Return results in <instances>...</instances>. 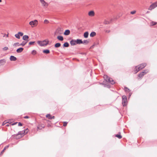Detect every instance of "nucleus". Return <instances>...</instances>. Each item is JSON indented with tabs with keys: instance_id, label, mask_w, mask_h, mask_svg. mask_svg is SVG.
Segmentation results:
<instances>
[{
	"instance_id": "nucleus-36",
	"label": "nucleus",
	"mask_w": 157,
	"mask_h": 157,
	"mask_svg": "<svg viewBox=\"0 0 157 157\" xmlns=\"http://www.w3.org/2000/svg\"><path fill=\"white\" fill-rule=\"evenodd\" d=\"M3 50L4 51H6L7 50H8V48L7 47H4L3 48Z\"/></svg>"
},
{
	"instance_id": "nucleus-22",
	"label": "nucleus",
	"mask_w": 157,
	"mask_h": 157,
	"mask_svg": "<svg viewBox=\"0 0 157 157\" xmlns=\"http://www.w3.org/2000/svg\"><path fill=\"white\" fill-rule=\"evenodd\" d=\"M57 38L58 40L60 41H63V37L61 36H58L57 37Z\"/></svg>"
},
{
	"instance_id": "nucleus-40",
	"label": "nucleus",
	"mask_w": 157,
	"mask_h": 157,
	"mask_svg": "<svg viewBox=\"0 0 157 157\" xmlns=\"http://www.w3.org/2000/svg\"><path fill=\"white\" fill-rule=\"evenodd\" d=\"M104 23L106 24H108L109 23V22L107 21H104Z\"/></svg>"
},
{
	"instance_id": "nucleus-6",
	"label": "nucleus",
	"mask_w": 157,
	"mask_h": 157,
	"mask_svg": "<svg viewBox=\"0 0 157 157\" xmlns=\"http://www.w3.org/2000/svg\"><path fill=\"white\" fill-rule=\"evenodd\" d=\"M28 132V130L27 129L25 130V131L24 132H22V133H21V132H19L18 134L17 135V136L18 137L21 138L24 136L25 134L27 133Z\"/></svg>"
},
{
	"instance_id": "nucleus-9",
	"label": "nucleus",
	"mask_w": 157,
	"mask_h": 157,
	"mask_svg": "<svg viewBox=\"0 0 157 157\" xmlns=\"http://www.w3.org/2000/svg\"><path fill=\"white\" fill-rule=\"evenodd\" d=\"M23 35V33L19 32L17 34H16L15 35V36L16 38L19 39L20 38V36H22Z\"/></svg>"
},
{
	"instance_id": "nucleus-10",
	"label": "nucleus",
	"mask_w": 157,
	"mask_h": 157,
	"mask_svg": "<svg viewBox=\"0 0 157 157\" xmlns=\"http://www.w3.org/2000/svg\"><path fill=\"white\" fill-rule=\"evenodd\" d=\"M42 4L44 7H47L48 5V4L44 0H40Z\"/></svg>"
},
{
	"instance_id": "nucleus-1",
	"label": "nucleus",
	"mask_w": 157,
	"mask_h": 157,
	"mask_svg": "<svg viewBox=\"0 0 157 157\" xmlns=\"http://www.w3.org/2000/svg\"><path fill=\"white\" fill-rule=\"evenodd\" d=\"M146 65V64L144 63L136 67L135 68V71L136 72V73H137L139 71L144 68Z\"/></svg>"
},
{
	"instance_id": "nucleus-8",
	"label": "nucleus",
	"mask_w": 157,
	"mask_h": 157,
	"mask_svg": "<svg viewBox=\"0 0 157 157\" xmlns=\"http://www.w3.org/2000/svg\"><path fill=\"white\" fill-rule=\"evenodd\" d=\"M148 72V71L147 70H144V71L142 72L138 75V77L140 78H142L145 74H146Z\"/></svg>"
},
{
	"instance_id": "nucleus-7",
	"label": "nucleus",
	"mask_w": 157,
	"mask_h": 157,
	"mask_svg": "<svg viewBox=\"0 0 157 157\" xmlns=\"http://www.w3.org/2000/svg\"><path fill=\"white\" fill-rule=\"evenodd\" d=\"M157 6V2H155V3H153L149 7L148 9L149 10H151L152 9H154Z\"/></svg>"
},
{
	"instance_id": "nucleus-29",
	"label": "nucleus",
	"mask_w": 157,
	"mask_h": 157,
	"mask_svg": "<svg viewBox=\"0 0 157 157\" xmlns=\"http://www.w3.org/2000/svg\"><path fill=\"white\" fill-rule=\"evenodd\" d=\"M116 137L119 139H121L122 138L120 134H117L115 135Z\"/></svg>"
},
{
	"instance_id": "nucleus-3",
	"label": "nucleus",
	"mask_w": 157,
	"mask_h": 157,
	"mask_svg": "<svg viewBox=\"0 0 157 157\" xmlns=\"http://www.w3.org/2000/svg\"><path fill=\"white\" fill-rule=\"evenodd\" d=\"M38 24V21L36 20L32 21L29 22V25L32 28L36 26Z\"/></svg>"
},
{
	"instance_id": "nucleus-12",
	"label": "nucleus",
	"mask_w": 157,
	"mask_h": 157,
	"mask_svg": "<svg viewBox=\"0 0 157 157\" xmlns=\"http://www.w3.org/2000/svg\"><path fill=\"white\" fill-rule=\"evenodd\" d=\"M88 15L89 16L93 17L94 16L95 13L93 11H90L88 13Z\"/></svg>"
},
{
	"instance_id": "nucleus-27",
	"label": "nucleus",
	"mask_w": 157,
	"mask_h": 157,
	"mask_svg": "<svg viewBox=\"0 0 157 157\" xmlns=\"http://www.w3.org/2000/svg\"><path fill=\"white\" fill-rule=\"evenodd\" d=\"M61 45V44L59 43H57L55 45V48L59 47Z\"/></svg>"
},
{
	"instance_id": "nucleus-42",
	"label": "nucleus",
	"mask_w": 157,
	"mask_h": 157,
	"mask_svg": "<svg viewBox=\"0 0 157 157\" xmlns=\"http://www.w3.org/2000/svg\"><path fill=\"white\" fill-rule=\"evenodd\" d=\"M25 118H29V117L28 116H26L24 117Z\"/></svg>"
},
{
	"instance_id": "nucleus-34",
	"label": "nucleus",
	"mask_w": 157,
	"mask_h": 157,
	"mask_svg": "<svg viewBox=\"0 0 157 157\" xmlns=\"http://www.w3.org/2000/svg\"><path fill=\"white\" fill-rule=\"evenodd\" d=\"M49 22L47 20H45L44 21V24H48Z\"/></svg>"
},
{
	"instance_id": "nucleus-45",
	"label": "nucleus",
	"mask_w": 157,
	"mask_h": 157,
	"mask_svg": "<svg viewBox=\"0 0 157 157\" xmlns=\"http://www.w3.org/2000/svg\"><path fill=\"white\" fill-rule=\"evenodd\" d=\"M2 2V0H0V2Z\"/></svg>"
},
{
	"instance_id": "nucleus-21",
	"label": "nucleus",
	"mask_w": 157,
	"mask_h": 157,
	"mask_svg": "<svg viewBox=\"0 0 157 157\" xmlns=\"http://www.w3.org/2000/svg\"><path fill=\"white\" fill-rule=\"evenodd\" d=\"M11 123V122H10L9 121H4L3 122V123L2 125H4L6 124L7 123L10 124Z\"/></svg>"
},
{
	"instance_id": "nucleus-39",
	"label": "nucleus",
	"mask_w": 157,
	"mask_h": 157,
	"mask_svg": "<svg viewBox=\"0 0 157 157\" xmlns=\"http://www.w3.org/2000/svg\"><path fill=\"white\" fill-rule=\"evenodd\" d=\"M67 122H64L63 126H66L67 125Z\"/></svg>"
},
{
	"instance_id": "nucleus-18",
	"label": "nucleus",
	"mask_w": 157,
	"mask_h": 157,
	"mask_svg": "<svg viewBox=\"0 0 157 157\" xmlns=\"http://www.w3.org/2000/svg\"><path fill=\"white\" fill-rule=\"evenodd\" d=\"M46 117L48 119H54L55 117L54 116L52 117L51 115L49 114H47L46 115Z\"/></svg>"
},
{
	"instance_id": "nucleus-4",
	"label": "nucleus",
	"mask_w": 157,
	"mask_h": 157,
	"mask_svg": "<svg viewBox=\"0 0 157 157\" xmlns=\"http://www.w3.org/2000/svg\"><path fill=\"white\" fill-rule=\"evenodd\" d=\"M48 42V41L46 40L43 41H38L37 42L40 46H42L47 45Z\"/></svg>"
},
{
	"instance_id": "nucleus-13",
	"label": "nucleus",
	"mask_w": 157,
	"mask_h": 157,
	"mask_svg": "<svg viewBox=\"0 0 157 157\" xmlns=\"http://www.w3.org/2000/svg\"><path fill=\"white\" fill-rule=\"evenodd\" d=\"M29 38V37L28 35H25L23 36L22 37V39L26 41L27 42L28 41V39Z\"/></svg>"
},
{
	"instance_id": "nucleus-14",
	"label": "nucleus",
	"mask_w": 157,
	"mask_h": 157,
	"mask_svg": "<svg viewBox=\"0 0 157 157\" xmlns=\"http://www.w3.org/2000/svg\"><path fill=\"white\" fill-rule=\"evenodd\" d=\"M44 127V125L43 124H40L38 125L37 129H41L42 128Z\"/></svg>"
},
{
	"instance_id": "nucleus-17",
	"label": "nucleus",
	"mask_w": 157,
	"mask_h": 157,
	"mask_svg": "<svg viewBox=\"0 0 157 157\" xmlns=\"http://www.w3.org/2000/svg\"><path fill=\"white\" fill-rule=\"evenodd\" d=\"M70 31L69 30H66L65 31L64 33V34L65 35H68L70 33Z\"/></svg>"
},
{
	"instance_id": "nucleus-25",
	"label": "nucleus",
	"mask_w": 157,
	"mask_h": 157,
	"mask_svg": "<svg viewBox=\"0 0 157 157\" xmlns=\"http://www.w3.org/2000/svg\"><path fill=\"white\" fill-rule=\"evenodd\" d=\"M27 41L25 42V41H23L22 42V43L21 44H19V45L23 46H25L26 44L27 43Z\"/></svg>"
},
{
	"instance_id": "nucleus-41",
	"label": "nucleus",
	"mask_w": 157,
	"mask_h": 157,
	"mask_svg": "<svg viewBox=\"0 0 157 157\" xmlns=\"http://www.w3.org/2000/svg\"><path fill=\"white\" fill-rule=\"evenodd\" d=\"M18 126H22V124L20 122H19L18 123Z\"/></svg>"
},
{
	"instance_id": "nucleus-15",
	"label": "nucleus",
	"mask_w": 157,
	"mask_h": 157,
	"mask_svg": "<svg viewBox=\"0 0 157 157\" xmlns=\"http://www.w3.org/2000/svg\"><path fill=\"white\" fill-rule=\"evenodd\" d=\"M10 60L12 61H15L17 60V58L15 56H11L10 57Z\"/></svg>"
},
{
	"instance_id": "nucleus-16",
	"label": "nucleus",
	"mask_w": 157,
	"mask_h": 157,
	"mask_svg": "<svg viewBox=\"0 0 157 157\" xmlns=\"http://www.w3.org/2000/svg\"><path fill=\"white\" fill-rule=\"evenodd\" d=\"M23 48H20L17 50L16 52L18 53H21L23 51Z\"/></svg>"
},
{
	"instance_id": "nucleus-19",
	"label": "nucleus",
	"mask_w": 157,
	"mask_h": 157,
	"mask_svg": "<svg viewBox=\"0 0 157 157\" xmlns=\"http://www.w3.org/2000/svg\"><path fill=\"white\" fill-rule=\"evenodd\" d=\"M6 61L5 59L0 60V66L4 65Z\"/></svg>"
},
{
	"instance_id": "nucleus-23",
	"label": "nucleus",
	"mask_w": 157,
	"mask_h": 157,
	"mask_svg": "<svg viewBox=\"0 0 157 157\" xmlns=\"http://www.w3.org/2000/svg\"><path fill=\"white\" fill-rule=\"evenodd\" d=\"M88 33L87 32H85L84 34V36L85 38H87L88 37Z\"/></svg>"
},
{
	"instance_id": "nucleus-33",
	"label": "nucleus",
	"mask_w": 157,
	"mask_h": 157,
	"mask_svg": "<svg viewBox=\"0 0 157 157\" xmlns=\"http://www.w3.org/2000/svg\"><path fill=\"white\" fill-rule=\"evenodd\" d=\"M88 43V41L87 40H85L82 41V44H87Z\"/></svg>"
},
{
	"instance_id": "nucleus-28",
	"label": "nucleus",
	"mask_w": 157,
	"mask_h": 157,
	"mask_svg": "<svg viewBox=\"0 0 157 157\" xmlns=\"http://www.w3.org/2000/svg\"><path fill=\"white\" fill-rule=\"evenodd\" d=\"M63 46L66 47H67L69 46V44L67 42H65L63 45Z\"/></svg>"
},
{
	"instance_id": "nucleus-5",
	"label": "nucleus",
	"mask_w": 157,
	"mask_h": 157,
	"mask_svg": "<svg viewBox=\"0 0 157 157\" xmlns=\"http://www.w3.org/2000/svg\"><path fill=\"white\" fill-rule=\"evenodd\" d=\"M127 103V98L125 95H123L122 97V104L123 106L126 105Z\"/></svg>"
},
{
	"instance_id": "nucleus-31",
	"label": "nucleus",
	"mask_w": 157,
	"mask_h": 157,
	"mask_svg": "<svg viewBox=\"0 0 157 157\" xmlns=\"http://www.w3.org/2000/svg\"><path fill=\"white\" fill-rule=\"evenodd\" d=\"M19 43H16L13 44V46L15 47L20 46Z\"/></svg>"
},
{
	"instance_id": "nucleus-32",
	"label": "nucleus",
	"mask_w": 157,
	"mask_h": 157,
	"mask_svg": "<svg viewBox=\"0 0 157 157\" xmlns=\"http://www.w3.org/2000/svg\"><path fill=\"white\" fill-rule=\"evenodd\" d=\"M36 52L35 50H33L32 52V54L33 55H35L36 54Z\"/></svg>"
},
{
	"instance_id": "nucleus-44",
	"label": "nucleus",
	"mask_w": 157,
	"mask_h": 157,
	"mask_svg": "<svg viewBox=\"0 0 157 157\" xmlns=\"http://www.w3.org/2000/svg\"><path fill=\"white\" fill-rule=\"evenodd\" d=\"M17 123H13L12 124V125H14L17 124Z\"/></svg>"
},
{
	"instance_id": "nucleus-24",
	"label": "nucleus",
	"mask_w": 157,
	"mask_h": 157,
	"mask_svg": "<svg viewBox=\"0 0 157 157\" xmlns=\"http://www.w3.org/2000/svg\"><path fill=\"white\" fill-rule=\"evenodd\" d=\"M43 52L45 54H48L50 53V51L48 49L44 50L43 51Z\"/></svg>"
},
{
	"instance_id": "nucleus-35",
	"label": "nucleus",
	"mask_w": 157,
	"mask_h": 157,
	"mask_svg": "<svg viewBox=\"0 0 157 157\" xmlns=\"http://www.w3.org/2000/svg\"><path fill=\"white\" fill-rule=\"evenodd\" d=\"M35 43V42L33 41V42H30L29 43V45H33L34 44V43Z\"/></svg>"
},
{
	"instance_id": "nucleus-26",
	"label": "nucleus",
	"mask_w": 157,
	"mask_h": 157,
	"mask_svg": "<svg viewBox=\"0 0 157 157\" xmlns=\"http://www.w3.org/2000/svg\"><path fill=\"white\" fill-rule=\"evenodd\" d=\"M96 35V33L95 32H92L90 34V36L91 37H93L95 36Z\"/></svg>"
},
{
	"instance_id": "nucleus-37",
	"label": "nucleus",
	"mask_w": 157,
	"mask_h": 157,
	"mask_svg": "<svg viewBox=\"0 0 157 157\" xmlns=\"http://www.w3.org/2000/svg\"><path fill=\"white\" fill-rule=\"evenodd\" d=\"M136 13V11L135 10H134V11H131L130 12V13H131V14H133L135 13Z\"/></svg>"
},
{
	"instance_id": "nucleus-46",
	"label": "nucleus",
	"mask_w": 157,
	"mask_h": 157,
	"mask_svg": "<svg viewBox=\"0 0 157 157\" xmlns=\"http://www.w3.org/2000/svg\"><path fill=\"white\" fill-rule=\"evenodd\" d=\"M4 151V150H3L2 151H2Z\"/></svg>"
},
{
	"instance_id": "nucleus-43",
	"label": "nucleus",
	"mask_w": 157,
	"mask_h": 157,
	"mask_svg": "<svg viewBox=\"0 0 157 157\" xmlns=\"http://www.w3.org/2000/svg\"><path fill=\"white\" fill-rule=\"evenodd\" d=\"M9 124L7 123V124H6V126L7 127V126H9Z\"/></svg>"
},
{
	"instance_id": "nucleus-2",
	"label": "nucleus",
	"mask_w": 157,
	"mask_h": 157,
	"mask_svg": "<svg viewBox=\"0 0 157 157\" xmlns=\"http://www.w3.org/2000/svg\"><path fill=\"white\" fill-rule=\"evenodd\" d=\"M104 78L106 82H109L112 84H113L115 83L114 81L112 79V78L108 77L106 75H104Z\"/></svg>"
},
{
	"instance_id": "nucleus-38",
	"label": "nucleus",
	"mask_w": 157,
	"mask_h": 157,
	"mask_svg": "<svg viewBox=\"0 0 157 157\" xmlns=\"http://www.w3.org/2000/svg\"><path fill=\"white\" fill-rule=\"evenodd\" d=\"M125 91L127 92L129 91V89L126 87H125L124 89Z\"/></svg>"
},
{
	"instance_id": "nucleus-20",
	"label": "nucleus",
	"mask_w": 157,
	"mask_h": 157,
	"mask_svg": "<svg viewBox=\"0 0 157 157\" xmlns=\"http://www.w3.org/2000/svg\"><path fill=\"white\" fill-rule=\"evenodd\" d=\"M76 42L77 44H82V40L79 39H77L76 40Z\"/></svg>"
},
{
	"instance_id": "nucleus-30",
	"label": "nucleus",
	"mask_w": 157,
	"mask_h": 157,
	"mask_svg": "<svg viewBox=\"0 0 157 157\" xmlns=\"http://www.w3.org/2000/svg\"><path fill=\"white\" fill-rule=\"evenodd\" d=\"M156 24V22L154 21H152L150 23V25L151 26L154 25Z\"/></svg>"
},
{
	"instance_id": "nucleus-11",
	"label": "nucleus",
	"mask_w": 157,
	"mask_h": 157,
	"mask_svg": "<svg viewBox=\"0 0 157 157\" xmlns=\"http://www.w3.org/2000/svg\"><path fill=\"white\" fill-rule=\"evenodd\" d=\"M70 44L71 45H75L77 44L76 40H72L70 41Z\"/></svg>"
}]
</instances>
